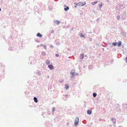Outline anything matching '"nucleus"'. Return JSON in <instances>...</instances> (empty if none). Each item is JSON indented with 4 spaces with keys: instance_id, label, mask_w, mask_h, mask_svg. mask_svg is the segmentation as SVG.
Instances as JSON below:
<instances>
[{
    "instance_id": "23",
    "label": "nucleus",
    "mask_w": 127,
    "mask_h": 127,
    "mask_svg": "<svg viewBox=\"0 0 127 127\" xmlns=\"http://www.w3.org/2000/svg\"><path fill=\"white\" fill-rule=\"evenodd\" d=\"M41 115L44 118H45L46 116V114L45 113H43L42 114H41Z\"/></svg>"
},
{
    "instance_id": "22",
    "label": "nucleus",
    "mask_w": 127,
    "mask_h": 127,
    "mask_svg": "<svg viewBox=\"0 0 127 127\" xmlns=\"http://www.w3.org/2000/svg\"><path fill=\"white\" fill-rule=\"evenodd\" d=\"M36 74L38 75H41V73L40 71L38 70V71L36 72Z\"/></svg>"
},
{
    "instance_id": "27",
    "label": "nucleus",
    "mask_w": 127,
    "mask_h": 127,
    "mask_svg": "<svg viewBox=\"0 0 127 127\" xmlns=\"http://www.w3.org/2000/svg\"><path fill=\"white\" fill-rule=\"evenodd\" d=\"M114 62V60L113 59H112L110 61V63L111 64H112Z\"/></svg>"
},
{
    "instance_id": "45",
    "label": "nucleus",
    "mask_w": 127,
    "mask_h": 127,
    "mask_svg": "<svg viewBox=\"0 0 127 127\" xmlns=\"http://www.w3.org/2000/svg\"><path fill=\"white\" fill-rule=\"evenodd\" d=\"M71 71H72V72H75V70L74 69H73Z\"/></svg>"
},
{
    "instance_id": "37",
    "label": "nucleus",
    "mask_w": 127,
    "mask_h": 127,
    "mask_svg": "<svg viewBox=\"0 0 127 127\" xmlns=\"http://www.w3.org/2000/svg\"><path fill=\"white\" fill-rule=\"evenodd\" d=\"M88 68L89 69H91L92 68V65H90L88 66Z\"/></svg>"
},
{
    "instance_id": "30",
    "label": "nucleus",
    "mask_w": 127,
    "mask_h": 127,
    "mask_svg": "<svg viewBox=\"0 0 127 127\" xmlns=\"http://www.w3.org/2000/svg\"><path fill=\"white\" fill-rule=\"evenodd\" d=\"M56 21L57 22L56 24H57L58 25H59L60 24V22L59 20H56Z\"/></svg>"
},
{
    "instance_id": "20",
    "label": "nucleus",
    "mask_w": 127,
    "mask_h": 127,
    "mask_svg": "<svg viewBox=\"0 0 127 127\" xmlns=\"http://www.w3.org/2000/svg\"><path fill=\"white\" fill-rule=\"evenodd\" d=\"M98 2V1L97 0H95V1L94 2L92 3V5H94L96 3Z\"/></svg>"
},
{
    "instance_id": "57",
    "label": "nucleus",
    "mask_w": 127,
    "mask_h": 127,
    "mask_svg": "<svg viewBox=\"0 0 127 127\" xmlns=\"http://www.w3.org/2000/svg\"><path fill=\"white\" fill-rule=\"evenodd\" d=\"M74 6L75 8H76L77 7V6L76 5H74Z\"/></svg>"
},
{
    "instance_id": "34",
    "label": "nucleus",
    "mask_w": 127,
    "mask_h": 127,
    "mask_svg": "<svg viewBox=\"0 0 127 127\" xmlns=\"http://www.w3.org/2000/svg\"><path fill=\"white\" fill-rule=\"evenodd\" d=\"M74 4L75 5H77V6H79V2L78 3H77L76 2H74Z\"/></svg>"
},
{
    "instance_id": "1",
    "label": "nucleus",
    "mask_w": 127,
    "mask_h": 127,
    "mask_svg": "<svg viewBox=\"0 0 127 127\" xmlns=\"http://www.w3.org/2000/svg\"><path fill=\"white\" fill-rule=\"evenodd\" d=\"M76 119L75 120L74 122V125L76 127L77 126L79 123V119L78 117H76Z\"/></svg>"
},
{
    "instance_id": "3",
    "label": "nucleus",
    "mask_w": 127,
    "mask_h": 127,
    "mask_svg": "<svg viewBox=\"0 0 127 127\" xmlns=\"http://www.w3.org/2000/svg\"><path fill=\"white\" fill-rule=\"evenodd\" d=\"M121 18L123 19V20H125L126 19V18L127 17V16H126V13H123L122 14H121Z\"/></svg>"
},
{
    "instance_id": "63",
    "label": "nucleus",
    "mask_w": 127,
    "mask_h": 127,
    "mask_svg": "<svg viewBox=\"0 0 127 127\" xmlns=\"http://www.w3.org/2000/svg\"><path fill=\"white\" fill-rule=\"evenodd\" d=\"M109 2V0H107V2Z\"/></svg>"
},
{
    "instance_id": "8",
    "label": "nucleus",
    "mask_w": 127,
    "mask_h": 127,
    "mask_svg": "<svg viewBox=\"0 0 127 127\" xmlns=\"http://www.w3.org/2000/svg\"><path fill=\"white\" fill-rule=\"evenodd\" d=\"M122 42L120 41H119L117 42V45L118 47H120L122 45Z\"/></svg>"
},
{
    "instance_id": "15",
    "label": "nucleus",
    "mask_w": 127,
    "mask_h": 127,
    "mask_svg": "<svg viewBox=\"0 0 127 127\" xmlns=\"http://www.w3.org/2000/svg\"><path fill=\"white\" fill-rule=\"evenodd\" d=\"M75 72H72V71L71 72L70 74H72V76L70 77L72 78L73 77L75 76Z\"/></svg>"
},
{
    "instance_id": "18",
    "label": "nucleus",
    "mask_w": 127,
    "mask_h": 127,
    "mask_svg": "<svg viewBox=\"0 0 127 127\" xmlns=\"http://www.w3.org/2000/svg\"><path fill=\"white\" fill-rule=\"evenodd\" d=\"M65 88L67 90L69 88V86H68L67 84H65Z\"/></svg>"
},
{
    "instance_id": "32",
    "label": "nucleus",
    "mask_w": 127,
    "mask_h": 127,
    "mask_svg": "<svg viewBox=\"0 0 127 127\" xmlns=\"http://www.w3.org/2000/svg\"><path fill=\"white\" fill-rule=\"evenodd\" d=\"M120 6L121 7H124L125 6V4H120Z\"/></svg>"
},
{
    "instance_id": "5",
    "label": "nucleus",
    "mask_w": 127,
    "mask_h": 127,
    "mask_svg": "<svg viewBox=\"0 0 127 127\" xmlns=\"http://www.w3.org/2000/svg\"><path fill=\"white\" fill-rule=\"evenodd\" d=\"M86 3L85 2H79V6H82L84 5H85Z\"/></svg>"
},
{
    "instance_id": "33",
    "label": "nucleus",
    "mask_w": 127,
    "mask_h": 127,
    "mask_svg": "<svg viewBox=\"0 0 127 127\" xmlns=\"http://www.w3.org/2000/svg\"><path fill=\"white\" fill-rule=\"evenodd\" d=\"M29 92H27V91H25L24 92V93L26 95H28L29 94Z\"/></svg>"
},
{
    "instance_id": "61",
    "label": "nucleus",
    "mask_w": 127,
    "mask_h": 127,
    "mask_svg": "<svg viewBox=\"0 0 127 127\" xmlns=\"http://www.w3.org/2000/svg\"><path fill=\"white\" fill-rule=\"evenodd\" d=\"M84 107H86V105H85V104H84Z\"/></svg>"
},
{
    "instance_id": "35",
    "label": "nucleus",
    "mask_w": 127,
    "mask_h": 127,
    "mask_svg": "<svg viewBox=\"0 0 127 127\" xmlns=\"http://www.w3.org/2000/svg\"><path fill=\"white\" fill-rule=\"evenodd\" d=\"M35 41L36 42H38V43H39L40 42L39 40H38V39H35Z\"/></svg>"
},
{
    "instance_id": "62",
    "label": "nucleus",
    "mask_w": 127,
    "mask_h": 127,
    "mask_svg": "<svg viewBox=\"0 0 127 127\" xmlns=\"http://www.w3.org/2000/svg\"><path fill=\"white\" fill-rule=\"evenodd\" d=\"M1 11V8H0V11Z\"/></svg>"
},
{
    "instance_id": "2",
    "label": "nucleus",
    "mask_w": 127,
    "mask_h": 127,
    "mask_svg": "<svg viewBox=\"0 0 127 127\" xmlns=\"http://www.w3.org/2000/svg\"><path fill=\"white\" fill-rule=\"evenodd\" d=\"M0 66L1 67H2V68H1V69H2V70L0 71V74L1 75V73L3 72L4 71V69L5 68V67L4 66L2 65V64H0Z\"/></svg>"
},
{
    "instance_id": "49",
    "label": "nucleus",
    "mask_w": 127,
    "mask_h": 127,
    "mask_svg": "<svg viewBox=\"0 0 127 127\" xmlns=\"http://www.w3.org/2000/svg\"><path fill=\"white\" fill-rule=\"evenodd\" d=\"M92 40V39L91 38H89V40L90 41H91Z\"/></svg>"
},
{
    "instance_id": "9",
    "label": "nucleus",
    "mask_w": 127,
    "mask_h": 127,
    "mask_svg": "<svg viewBox=\"0 0 127 127\" xmlns=\"http://www.w3.org/2000/svg\"><path fill=\"white\" fill-rule=\"evenodd\" d=\"M92 113V111L91 110H88L87 111V113L88 115H91Z\"/></svg>"
},
{
    "instance_id": "36",
    "label": "nucleus",
    "mask_w": 127,
    "mask_h": 127,
    "mask_svg": "<svg viewBox=\"0 0 127 127\" xmlns=\"http://www.w3.org/2000/svg\"><path fill=\"white\" fill-rule=\"evenodd\" d=\"M49 47L50 48L52 49H53L54 48L53 46L51 44H50V46H49Z\"/></svg>"
},
{
    "instance_id": "59",
    "label": "nucleus",
    "mask_w": 127,
    "mask_h": 127,
    "mask_svg": "<svg viewBox=\"0 0 127 127\" xmlns=\"http://www.w3.org/2000/svg\"><path fill=\"white\" fill-rule=\"evenodd\" d=\"M57 119H58L57 118H56L55 119H54V120L55 121V120H56Z\"/></svg>"
},
{
    "instance_id": "29",
    "label": "nucleus",
    "mask_w": 127,
    "mask_h": 127,
    "mask_svg": "<svg viewBox=\"0 0 127 127\" xmlns=\"http://www.w3.org/2000/svg\"><path fill=\"white\" fill-rule=\"evenodd\" d=\"M49 9L50 10H51L52 9V6H49Z\"/></svg>"
},
{
    "instance_id": "44",
    "label": "nucleus",
    "mask_w": 127,
    "mask_h": 127,
    "mask_svg": "<svg viewBox=\"0 0 127 127\" xmlns=\"http://www.w3.org/2000/svg\"><path fill=\"white\" fill-rule=\"evenodd\" d=\"M56 20H54L53 21V23H56Z\"/></svg>"
},
{
    "instance_id": "53",
    "label": "nucleus",
    "mask_w": 127,
    "mask_h": 127,
    "mask_svg": "<svg viewBox=\"0 0 127 127\" xmlns=\"http://www.w3.org/2000/svg\"><path fill=\"white\" fill-rule=\"evenodd\" d=\"M8 49L9 50H10V51H12V49H11V48H9Z\"/></svg>"
},
{
    "instance_id": "16",
    "label": "nucleus",
    "mask_w": 127,
    "mask_h": 127,
    "mask_svg": "<svg viewBox=\"0 0 127 127\" xmlns=\"http://www.w3.org/2000/svg\"><path fill=\"white\" fill-rule=\"evenodd\" d=\"M34 101L36 103H37L38 101L37 98L36 97H34L33 98Z\"/></svg>"
},
{
    "instance_id": "13",
    "label": "nucleus",
    "mask_w": 127,
    "mask_h": 127,
    "mask_svg": "<svg viewBox=\"0 0 127 127\" xmlns=\"http://www.w3.org/2000/svg\"><path fill=\"white\" fill-rule=\"evenodd\" d=\"M36 36L40 37H41L42 36V35L40 33H38L37 34Z\"/></svg>"
},
{
    "instance_id": "11",
    "label": "nucleus",
    "mask_w": 127,
    "mask_h": 127,
    "mask_svg": "<svg viewBox=\"0 0 127 127\" xmlns=\"http://www.w3.org/2000/svg\"><path fill=\"white\" fill-rule=\"evenodd\" d=\"M84 57V54L83 53L81 54L80 56V58L81 59H83Z\"/></svg>"
},
{
    "instance_id": "10",
    "label": "nucleus",
    "mask_w": 127,
    "mask_h": 127,
    "mask_svg": "<svg viewBox=\"0 0 127 127\" xmlns=\"http://www.w3.org/2000/svg\"><path fill=\"white\" fill-rule=\"evenodd\" d=\"M4 72L1 73V75L0 74V80L1 79L2 77L3 78L4 77Z\"/></svg>"
},
{
    "instance_id": "6",
    "label": "nucleus",
    "mask_w": 127,
    "mask_h": 127,
    "mask_svg": "<svg viewBox=\"0 0 127 127\" xmlns=\"http://www.w3.org/2000/svg\"><path fill=\"white\" fill-rule=\"evenodd\" d=\"M111 121L113 122L114 124H115L116 123V119L114 118H112L111 119Z\"/></svg>"
},
{
    "instance_id": "12",
    "label": "nucleus",
    "mask_w": 127,
    "mask_h": 127,
    "mask_svg": "<svg viewBox=\"0 0 127 127\" xmlns=\"http://www.w3.org/2000/svg\"><path fill=\"white\" fill-rule=\"evenodd\" d=\"M32 59V61H31L30 60L29 61V63L30 64H33L32 63V61L33 60V58L32 57H31L30 58V59Z\"/></svg>"
},
{
    "instance_id": "54",
    "label": "nucleus",
    "mask_w": 127,
    "mask_h": 127,
    "mask_svg": "<svg viewBox=\"0 0 127 127\" xmlns=\"http://www.w3.org/2000/svg\"><path fill=\"white\" fill-rule=\"evenodd\" d=\"M113 45L112 44V45H111L110 47H111V48H112V47H113Z\"/></svg>"
},
{
    "instance_id": "4",
    "label": "nucleus",
    "mask_w": 127,
    "mask_h": 127,
    "mask_svg": "<svg viewBox=\"0 0 127 127\" xmlns=\"http://www.w3.org/2000/svg\"><path fill=\"white\" fill-rule=\"evenodd\" d=\"M48 67L50 70H52L54 68V66L52 64H49L48 66Z\"/></svg>"
},
{
    "instance_id": "19",
    "label": "nucleus",
    "mask_w": 127,
    "mask_h": 127,
    "mask_svg": "<svg viewBox=\"0 0 127 127\" xmlns=\"http://www.w3.org/2000/svg\"><path fill=\"white\" fill-rule=\"evenodd\" d=\"M41 54L43 56H46V53L44 51H42L41 52Z\"/></svg>"
},
{
    "instance_id": "25",
    "label": "nucleus",
    "mask_w": 127,
    "mask_h": 127,
    "mask_svg": "<svg viewBox=\"0 0 127 127\" xmlns=\"http://www.w3.org/2000/svg\"><path fill=\"white\" fill-rule=\"evenodd\" d=\"M79 35L80 37H82L84 38L85 37L84 35H83L82 33H80V34H79Z\"/></svg>"
},
{
    "instance_id": "39",
    "label": "nucleus",
    "mask_w": 127,
    "mask_h": 127,
    "mask_svg": "<svg viewBox=\"0 0 127 127\" xmlns=\"http://www.w3.org/2000/svg\"><path fill=\"white\" fill-rule=\"evenodd\" d=\"M100 19L99 18H98L96 20V22H98L100 20Z\"/></svg>"
},
{
    "instance_id": "56",
    "label": "nucleus",
    "mask_w": 127,
    "mask_h": 127,
    "mask_svg": "<svg viewBox=\"0 0 127 127\" xmlns=\"http://www.w3.org/2000/svg\"><path fill=\"white\" fill-rule=\"evenodd\" d=\"M94 13L95 14H97V12H96L95 11H94Z\"/></svg>"
},
{
    "instance_id": "7",
    "label": "nucleus",
    "mask_w": 127,
    "mask_h": 127,
    "mask_svg": "<svg viewBox=\"0 0 127 127\" xmlns=\"http://www.w3.org/2000/svg\"><path fill=\"white\" fill-rule=\"evenodd\" d=\"M64 6L65 7L64 8V10L65 11H67L69 9V7L67 6H66L65 5H64Z\"/></svg>"
},
{
    "instance_id": "48",
    "label": "nucleus",
    "mask_w": 127,
    "mask_h": 127,
    "mask_svg": "<svg viewBox=\"0 0 127 127\" xmlns=\"http://www.w3.org/2000/svg\"><path fill=\"white\" fill-rule=\"evenodd\" d=\"M126 63H127V57H126Z\"/></svg>"
},
{
    "instance_id": "64",
    "label": "nucleus",
    "mask_w": 127,
    "mask_h": 127,
    "mask_svg": "<svg viewBox=\"0 0 127 127\" xmlns=\"http://www.w3.org/2000/svg\"><path fill=\"white\" fill-rule=\"evenodd\" d=\"M118 127H122L121 126H119Z\"/></svg>"
},
{
    "instance_id": "28",
    "label": "nucleus",
    "mask_w": 127,
    "mask_h": 127,
    "mask_svg": "<svg viewBox=\"0 0 127 127\" xmlns=\"http://www.w3.org/2000/svg\"><path fill=\"white\" fill-rule=\"evenodd\" d=\"M117 18V20H120V15H118Z\"/></svg>"
},
{
    "instance_id": "26",
    "label": "nucleus",
    "mask_w": 127,
    "mask_h": 127,
    "mask_svg": "<svg viewBox=\"0 0 127 127\" xmlns=\"http://www.w3.org/2000/svg\"><path fill=\"white\" fill-rule=\"evenodd\" d=\"M97 95V94L95 93H94L93 94V96L94 97H95Z\"/></svg>"
},
{
    "instance_id": "31",
    "label": "nucleus",
    "mask_w": 127,
    "mask_h": 127,
    "mask_svg": "<svg viewBox=\"0 0 127 127\" xmlns=\"http://www.w3.org/2000/svg\"><path fill=\"white\" fill-rule=\"evenodd\" d=\"M123 104V107H125V108H126L127 107V103H126V104Z\"/></svg>"
},
{
    "instance_id": "41",
    "label": "nucleus",
    "mask_w": 127,
    "mask_h": 127,
    "mask_svg": "<svg viewBox=\"0 0 127 127\" xmlns=\"http://www.w3.org/2000/svg\"><path fill=\"white\" fill-rule=\"evenodd\" d=\"M54 33V31L53 30H52L50 32V33L53 34Z\"/></svg>"
},
{
    "instance_id": "42",
    "label": "nucleus",
    "mask_w": 127,
    "mask_h": 127,
    "mask_svg": "<svg viewBox=\"0 0 127 127\" xmlns=\"http://www.w3.org/2000/svg\"><path fill=\"white\" fill-rule=\"evenodd\" d=\"M43 48H44L45 50L46 49V46L45 45H44V46H43Z\"/></svg>"
},
{
    "instance_id": "38",
    "label": "nucleus",
    "mask_w": 127,
    "mask_h": 127,
    "mask_svg": "<svg viewBox=\"0 0 127 127\" xmlns=\"http://www.w3.org/2000/svg\"><path fill=\"white\" fill-rule=\"evenodd\" d=\"M55 107H54L53 108V109L52 110V112H53L55 111Z\"/></svg>"
},
{
    "instance_id": "47",
    "label": "nucleus",
    "mask_w": 127,
    "mask_h": 127,
    "mask_svg": "<svg viewBox=\"0 0 127 127\" xmlns=\"http://www.w3.org/2000/svg\"><path fill=\"white\" fill-rule=\"evenodd\" d=\"M40 45H41L42 47L44 46V44H40Z\"/></svg>"
},
{
    "instance_id": "21",
    "label": "nucleus",
    "mask_w": 127,
    "mask_h": 127,
    "mask_svg": "<svg viewBox=\"0 0 127 127\" xmlns=\"http://www.w3.org/2000/svg\"><path fill=\"white\" fill-rule=\"evenodd\" d=\"M45 63L47 65H49L50 63V61L49 60H47L46 61Z\"/></svg>"
},
{
    "instance_id": "46",
    "label": "nucleus",
    "mask_w": 127,
    "mask_h": 127,
    "mask_svg": "<svg viewBox=\"0 0 127 127\" xmlns=\"http://www.w3.org/2000/svg\"><path fill=\"white\" fill-rule=\"evenodd\" d=\"M3 3V1L2 0H0V4L1 3L2 4Z\"/></svg>"
},
{
    "instance_id": "52",
    "label": "nucleus",
    "mask_w": 127,
    "mask_h": 127,
    "mask_svg": "<svg viewBox=\"0 0 127 127\" xmlns=\"http://www.w3.org/2000/svg\"><path fill=\"white\" fill-rule=\"evenodd\" d=\"M107 43L108 45H110L111 44V43Z\"/></svg>"
},
{
    "instance_id": "58",
    "label": "nucleus",
    "mask_w": 127,
    "mask_h": 127,
    "mask_svg": "<svg viewBox=\"0 0 127 127\" xmlns=\"http://www.w3.org/2000/svg\"><path fill=\"white\" fill-rule=\"evenodd\" d=\"M68 51H69L70 50V49L69 48H68Z\"/></svg>"
},
{
    "instance_id": "50",
    "label": "nucleus",
    "mask_w": 127,
    "mask_h": 127,
    "mask_svg": "<svg viewBox=\"0 0 127 127\" xmlns=\"http://www.w3.org/2000/svg\"><path fill=\"white\" fill-rule=\"evenodd\" d=\"M80 11L82 12L81 13L80 12V14H81V15H83V13H82V11L81 10V11Z\"/></svg>"
},
{
    "instance_id": "55",
    "label": "nucleus",
    "mask_w": 127,
    "mask_h": 127,
    "mask_svg": "<svg viewBox=\"0 0 127 127\" xmlns=\"http://www.w3.org/2000/svg\"><path fill=\"white\" fill-rule=\"evenodd\" d=\"M78 74H79V73H76V74H75V75H78Z\"/></svg>"
},
{
    "instance_id": "60",
    "label": "nucleus",
    "mask_w": 127,
    "mask_h": 127,
    "mask_svg": "<svg viewBox=\"0 0 127 127\" xmlns=\"http://www.w3.org/2000/svg\"><path fill=\"white\" fill-rule=\"evenodd\" d=\"M47 76V77H48V78H49V76Z\"/></svg>"
},
{
    "instance_id": "14",
    "label": "nucleus",
    "mask_w": 127,
    "mask_h": 127,
    "mask_svg": "<svg viewBox=\"0 0 127 127\" xmlns=\"http://www.w3.org/2000/svg\"><path fill=\"white\" fill-rule=\"evenodd\" d=\"M102 5L103 4H102V2L100 3V4H99L98 7L100 8V9H99L100 10H101V8L102 7Z\"/></svg>"
},
{
    "instance_id": "51",
    "label": "nucleus",
    "mask_w": 127,
    "mask_h": 127,
    "mask_svg": "<svg viewBox=\"0 0 127 127\" xmlns=\"http://www.w3.org/2000/svg\"><path fill=\"white\" fill-rule=\"evenodd\" d=\"M37 6H35L34 7V9H37Z\"/></svg>"
},
{
    "instance_id": "17",
    "label": "nucleus",
    "mask_w": 127,
    "mask_h": 127,
    "mask_svg": "<svg viewBox=\"0 0 127 127\" xmlns=\"http://www.w3.org/2000/svg\"><path fill=\"white\" fill-rule=\"evenodd\" d=\"M68 96V95H65V96L64 97H63V99L65 100H66V99L67 98V97Z\"/></svg>"
},
{
    "instance_id": "43",
    "label": "nucleus",
    "mask_w": 127,
    "mask_h": 127,
    "mask_svg": "<svg viewBox=\"0 0 127 127\" xmlns=\"http://www.w3.org/2000/svg\"><path fill=\"white\" fill-rule=\"evenodd\" d=\"M55 56L57 57H59V55L57 54H55Z\"/></svg>"
},
{
    "instance_id": "40",
    "label": "nucleus",
    "mask_w": 127,
    "mask_h": 127,
    "mask_svg": "<svg viewBox=\"0 0 127 127\" xmlns=\"http://www.w3.org/2000/svg\"><path fill=\"white\" fill-rule=\"evenodd\" d=\"M116 49L115 48H114L112 50V51H116Z\"/></svg>"
},
{
    "instance_id": "24",
    "label": "nucleus",
    "mask_w": 127,
    "mask_h": 127,
    "mask_svg": "<svg viewBox=\"0 0 127 127\" xmlns=\"http://www.w3.org/2000/svg\"><path fill=\"white\" fill-rule=\"evenodd\" d=\"M112 44L113 46H116L117 45V42H113L112 43Z\"/></svg>"
}]
</instances>
